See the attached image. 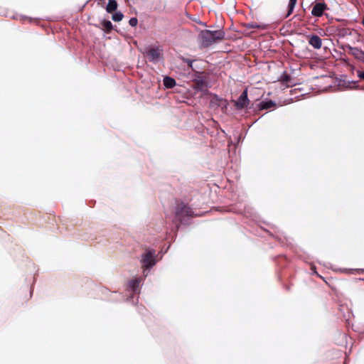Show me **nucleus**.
<instances>
[{"instance_id":"3","label":"nucleus","mask_w":364,"mask_h":364,"mask_svg":"<svg viewBox=\"0 0 364 364\" xmlns=\"http://www.w3.org/2000/svg\"><path fill=\"white\" fill-rule=\"evenodd\" d=\"M249 100L247 98V92L245 90L239 99L235 102V106L237 109H242L246 107L248 105Z\"/></svg>"},{"instance_id":"16","label":"nucleus","mask_w":364,"mask_h":364,"mask_svg":"<svg viewBox=\"0 0 364 364\" xmlns=\"http://www.w3.org/2000/svg\"><path fill=\"white\" fill-rule=\"evenodd\" d=\"M129 25L132 26H136L137 25V23H138V21L136 18H132L130 20H129Z\"/></svg>"},{"instance_id":"18","label":"nucleus","mask_w":364,"mask_h":364,"mask_svg":"<svg viewBox=\"0 0 364 364\" xmlns=\"http://www.w3.org/2000/svg\"><path fill=\"white\" fill-rule=\"evenodd\" d=\"M358 76L361 78V79H363L364 80V72H362V71H358Z\"/></svg>"},{"instance_id":"19","label":"nucleus","mask_w":364,"mask_h":364,"mask_svg":"<svg viewBox=\"0 0 364 364\" xmlns=\"http://www.w3.org/2000/svg\"><path fill=\"white\" fill-rule=\"evenodd\" d=\"M188 65H189V66H190V67H192L193 61H191V60H188Z\"/></svg>"},{"instance_id":"15","label":"nucleus","mask_w":364,"mask_h":364,"mask_svg":"<svg viewBox=\"0 0 364 364\" xmlns=\"http://www.w3.org/2000/svg\"><path fill=\"white\" fill-rule=\"evenodd\" d=\"M247 28H263V26H261V25H259V24H257V23H249L247 25Z\"/></svg>"},{"instance_id":"9","label":"nucleus","mask_w":364,"mask_h":364,"mask_svg":"<svg viewBox=\"0 0 364 364\" xmlns=\"http://www.w3.org/2000/svg\"><path fill=\"white\" fill-rule=\"evenodd\" d=\"M164 85L167 88H172L176 85V81L172 77H165L164 78Z\"/></svg>"},{"instance_id":"6","label":"nucleus","mask_w":364,"mask_h":364,"mask_svg":"<svg viewBox=\"0 0 364 364\" xmlns=\"http://www.w3.org/2000/svg\"><path fill=\"white\" fill-rule=\"evenodd\" d=\"M141 283V279L135 278V279L129 281L128 288L133 293H139V287H140Z\"/></svg>"},{"instance_id":"5","label":"nucleus","mask_w":364,"mask_h":364,"mask_svg":"<svg viewBox=\"0 0 364 364\" xmlns=\"http://www.w3.org/2000/svg\"><path fill=\"white\" fill-rule=\"evenodd\" d=\"M327 9V6L323 3H316L311 11V14L316 17H320L323 15L324 11Z\"/></svg>"},{"instance_id":"2","label":"nucleus","mask_w":364,"mask_h":364,"mask_svg":"<svg viewBox=\"0 0 364 364\" xmlns=\"http://www.w3.org/2000/svg\"><path fill=\"white\" fill-rule=\"evenodd\" d=\"M141 262L144 268L153 267L156 264L155 252L151 250L148 251L142 256Z\"/></svg>"},{"instance_id":"13","label":"nucleus","mask_w":364,"mask_h":364,"mask_svg":"<svg viewBox=\"0 0 364 364\" xmlns=\"http://www.w3.org/2000/svg\"><path fill=\"white\" fill-rule=\"evenodd\" d=\"M112 18L113 21L119 22L122 20L123 14L121 12H116L112 15Z\"/></svg>"},{"instance_id":"10","label":"nucleus","mask_w":364,"mask_h":364,"mask_svg":"<svg viewBox=\"0 0 364 364\" xmlns=\"http://www.w3.org/2000/svg\"><path fill=\"white\" fill-rule=\"evenodd\" d=\"M117 8V3L115 0H109V2L107 5L106 10L109 13H112Z\"/></svg>"},{"instance_id":"11","label":"nucleus","mask_w":364,"mask_h":364,"mask_svg":"<svg viewBox=\"0 0 364 364\" xmlns=\"http://www.w3.org/2000/svg\"><path fill=\"white\" fill-rule=\"evenodd\" d=\"M297 0H289V10L287 16H289L294 11Z\"/></svg>"},{"instance_id":"8","label":"nucleus","mask_w":364,"mask_h":364,"mask_svg":"<svg viewBox=\"0 0 364 364\" xmlns=\"http://www.w3.org/2000/svg\"><path fill=\"white\" fill-rule=\"evenodd\" d=\"M351 53L355 58L364 63V51L359 48H354L351 49Z\"/></svg>"},{"instance_id":"14","label":"nucleus","mask_w":364,"mask_h":364,"mask_svg":"<svg viewBox=\"0 0 364 364\" xmlns=\"http://www.w3.org/2000/svg\"><path fill=\"white\" fill-rule=\"evenodd\" d=\"M102 26L107 31H109L112 28V24L109 21H105L102 23Z\"/></svg>"},{"instance_id":"7","label":"nucleus","mask_w":364,"mask_h":364,"mask_svg":"<svg viewBox=\"0 0 364 364\" xmlns=\"http://www.w3.org/2000/svg\"><path fill=\"white\" fill-rule=\"evenodd\" d=\"M309 43L316 49H319L322 46V41L321 38L316 35L311 36Z\"/></svg>"},{"instance_id":"17","label":"nucleus","mask_w":364,"mask_h":364,"mask_svg":"<svg viewBox=\"0 0 364 364\" xmlns=\"http://www.w3.org/2000/svg\"><path fill=\"white\" fill-rule=\"evenodd\" d=\"M191 213V210L189 209V208L186 207V206H184L183 208L182 209V213L183 214H186V215H190Z\"/></svg>"},{"instance_id":"4","label":"nucleus","mask_w":364,"mask_h":364,"mask_svg":"<svg viewBox=\"0 0 364 364\" xmlns=\"http://www.w3.org/2000/svg\"><path fill=\"white\" fill-rule=\"evenodd\" d=\"M146 55L149 60L156 62L160 59L161 50L156 48H150L147 50Z\"/></svg>"},{"instance_id":"1","label":"nucleus","mask_w":364,"mask_h":364,"mask_svg":"<svg viewBox=\"0 0 364 364\" xmlns=\"http://www.w3.org/2000/svg\"><path fill=\"white\" fill-rule=\"evenodd\" d=\"M224 38V32L222 30L209 31L205 30L200 32L199 39L203 46L207 47L211 43Z\"/></svg>"},{"instance_id":"12","label":"nucleus","mask_w":364,"mask_h":364,"mask_svg":"<svg viewBox=\"0 0 364 364\" xmlns=\"http://www.w3.org/2000/svg\"><path fill=\"white\" fill-rule=\"evenodd\" d=\"M274 105V102L269 100L267 102H263L261 103L260 107L262 109H266L272 107Z\"/></svg>"}]
</instances>
